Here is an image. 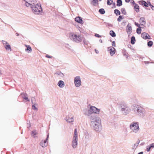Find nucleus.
<instances>
[{
    "instance_id": "obj_17",
    "label": "nucleus",
    "mask_w": 154,
    "mask_h": 154,
    "mask_svg": "<svg viewBox=\"0 0 154 154\" xmlns=\"http://www.w3.org/2000/svg\"><path fill=\"white\" fill-rule=\"evenodd\" d=\"M140 4H141V5H143L144 6L147 7L149 6L148 4L145 1L143 0H141L139 1Z\"/></svg>"
},
{
    "instance_id": "obj_58",
    "label": "nucleus",
    "mask_w": 154,
    "mask_h": 154,
    "mask_svg": "<svg viewBox=\"0 0 154 154\" xmlns=\"http://www.w3.org/2000/svg\"><path fill=\"white\" fill-rule=\"evenodd\" d=\"M125 2L127 3H128L130 2V0H125Z\"/></svg>"
},
{
    "instance_id": "obj_30",
    "label": "nucleus",
    "mask_w": 154,
    "mask_h": 154,
    "mask_svg": "<svg viewBox=\"0 0 154 154\" xmlns=\"http://www.w3.org/2000/svg\"><path fill=\"white\" fill-rule=\"evenodd\" d=\"M114 13L116 14V16L119 15L121 14V12L120 11L117 9H116L114 10Z\"/></svg>"
},
{
    "instance_id": "obj_28",
    "label": "nucleus",
    "mask_w": 154,
    "mask_h": 154,
    "mask_svg": "<svg viewBox=\"0 0 154 154\" xmlns=\"http://www.w3.org/2000/svg\"><path fill=\"white\" fill-rule=\"evenodd\" d=\"M109 35L113 37H115L116 36V33L113 31L112 30L110 31Z\"/></svg>"
},
{
    "instance_id": "obj_9",
    "label": "nucleus",
    "mask_w": 154,
    "mask_h": 154,
    "mask_svg": "<svg viewBox=\"0 0 154 154\" xmlns=\"http://www.w3.org/2000/svg\"><path fill=\"white\" fill-rule=\"evenodd\" d=\"M74 83L76 87H79L81 85L80 77L79 76H77L74 78Z\"/></svg>"
},
{
    "instance_id": "obj_3",
    "label": "nucleus",
    "mask_w": 154,
    "mask_h": 154,
    "mask_svg": "<svg viewBox=\"0 0 154 154\" xmlns=\"http://www.w3.org/2000/svg\"><path fill=\"white\" fill-rule=\"evenodd\" d=\"M97 122H95L94 123L91 124V125L93 126L94 130L96 131L100 132L102 129L101 125V120L98 119Z\"/></svg>"
},
{
    "instance_id": "obj_52",
    "label": "nucleus",
    "mask_w": 154,
    "mask_h": 154,
    "mask_svg": "<svg viewBox=\"0 0 154 154\" xmlns=\"http://www.w3.org/2000/svg\"><path fill=\"white\" fill-rule=\"evenodd\" d=\"M150 7H151V9H152V10H154V6H153V5H150Z\"/></svg>"
},
{
    "instance_id": "obj_25",
    "label": "nucleus",
    "mask_w": 154,
    "mask_h": 154,
    "mask_svg": "<svg viewBox=\"0 0 154 154\" xmlns=\"http://www.w3.org/2000/svg\"><path fill=\"white\" fill-rule=\"evenodd\" d=\"M116 2V5L117 6L120 7L122 5V0H117Z\"/></svg>"
},
{
    "instance_id": "obj_21",
    "label": "nucleus",
    "mask_w": 154,
    "mask_h": 154,
    "mask_svg": "<svg viewBox=\"0 0 154 154\" xmlns=\"http://www.w3.org/2000/svg\"><path fill=\"white\" fill-rule=\"evenodd\" d=\"M134 11H136L137 13H138L140 11L139 6L137 4H135V5L134 6Z\"/></svg>"
},
{
    "instance_id": "obj_34",
    "label": "nucleus",
    "mask_w": 154,
    "mask_h": 154,
    "mask_svg": "<svg viewBox=\"0 0 154 154\" xmlns=\"http://www.w3.org/2000/svg\"><path fill=\"white\" fill-rule=\"evenodd\" d=\"M121 11L122 14L125 15H127V13L126 12L125 8H122L121 9Z\"/></svg>"
},
{
    "instance_id": "obj_38",
    "label": "nucleus",
    "mask_w": 154,
    "mask_h": 154,
    "mask_svg": "<svg viewBox=\"0 0 154 154\" xmlns=\"http://www.w3.org/2000/svg\"><path fill=\"white\" fill-rule=\"evenodd\" d=\"M123 18L124 17L120 15L117 18V20L118 22H120Z\"/></svg>"
},
{
    "instance_id": "obj_54",
    "label": "nucleus",
    "mask_w": 154,
    "mask_h": 154,
    "mask_svg": "<svg viewBox=\"0 0 154 154\" xmlns=\"http://www.w3.org/2000/svg\"><path fill=\"white\" fill-rule=\"evenodd\" d=\"M112 4L113 6H114V7L115 8L116 7V6H115V5H116L115 3V2H113L112 3Z\"/></svg>"
},
{
    "instance_id": "obj_16",
    "label": "nucleus",
    "mask_w": 154,
    "mask_h": 154,
    "mask_svg": "<svg viewBox=\"0 0 154 154\" xmlns=\"http://www.w3.org/2000/svg\"><path fill=\"white\" fill-rule=\"evenodd\" d=\"M154 148V143H152L149 145L147 146L146 147V150L147 152H149L151 149H153Z\"/></svg>"
},
{
    "instance_id": "obj_56",
    "label": "nucleus",
    "mask_w": 154,
    "mask_h": 154,
    "mask_svg": "<svg viewBox=\"0 0 154 154\" xmlns=\"http://www.w3.org/2000/svg\"><path fill=\"white\" fill-rule=\"evenodd\" d=\"M148 3V4L150 6L151 5H152V4H151L150 2L149 1V2H147Z\"/></svg>"
},
{
    "instance_id": "obj_27",
    "label": "nucleus",
    "mask_w": 154,
    "mask_h": 154,
    "mask_svg": "<svg viewBox=\"0 0 154 154\" xmlns=\"http://www.w3.org/2000/svg\"><path fill=\"white\" fill-rule=\"evenodd\" d=\"M23 0L26 2L25 4V5L27 7H29L31 5V4H32L28 2H29V0Z\"/></svg>"
},
{
    "instance_id": "obj_50",
    "label": "nucleus",
    "mask_w": 154,
    "mask_h": 154,
    "mask_svg": "<svg viewBox=\"0 0 154 154\" xmlns=\"http://www.w3.org/2000/svg\"><path fill=\"white\" fill-rule=\"evenodd\" d=\"M128 48H130L131 49H133L132 48V47L130 44L128 45Z\"/></svg>"
},
{
    "instance_id": "obj_1",
    "label": "nucleus",
    "mask_w": 154,
    "mask_h": 154,
    "mask_svg": "<svg viewBox=\"0 0 154 154\" xmlns=\"http://www.w3.org/2000/svg\"><path fill=\"white\" fill-rule=\"evenodd\" d=\"M119 108L120 109L123 115H126L129 114L130 111V109L124 102H119Z\"/></svg>"
},
{
    "instance_id": "obj_10",
    "label": "nucleus",
    "mask_w": 154,
    "mask_h": 154,
    "mask_svg": "<svg viewBox=\"0 0 154 154\" xmlns=\"http://www.w3.org/2000/svg\"><path fill=\"white\" fill-rule=\"evenodd\" d=\"M108 50L110 51V54L111 56H113L116 53V49L112 46H110L107 48Z\"/></svg>"
},
{
    "instance_id": "obj_36",
    "label": "nucleus",
    "mask_w": 154,
    "mask_h": 154,
    "mask_svg": "<svg viewBox=\"0 0 154 154\" xmlns=\"http://www.w3.org/2000/svg\"><path fill=\"white\" fill-rule=\"evenodd\" d=\"M153 42L151 41H149L147 42V45L149 47H151L153 45Z\"/></svg>"
},
{
    "instance_id": "obj_15",
    "label": "nucleus",
    "mask_w": 154,
    "mask_h": 154,
    "mask_svg": "<svg viewBox=\"0 0 154 154\" xmlns=\"http://www.w3.org/2000/svg\"><path fill=\"white\" fill-rule=\"evenodd\" d=\"M139 22L140 25L142 26H144L146 23V20L145 18L144 17H141L139 20Z\"/></svg>"
},
{
    "instance_id": "obj_22",
    "label": "nucleus",
    "mask_w": 154,
    "mask_h": 154,
    "mask_svg": "<svg viewBox=\"0 0 154 154\" xmlns=\"http://www.w3.org/2000/svg\"><path fill=\"white\" fill-rule=\"evenodd\" d=\"M4 47L6 50L9 51L10 50V51H11V46L8 43V44H6L4 45Z\"/></svg>"
},
{
    "instance_id": "obj_45",
    "label": "nucleus",
    "mask_w": 154,
    "mask_h": 154,
    "mask_svg": "<svg viewBox=\"0 0 154 154\" xmlns=\"http://www.w3.org/2000/svg\"><path fill=\"white\" fill-rule=\"evenodd\" d=\"M106 26L108 27H112L113 26L112 24H110L109 23H107L106 25Z\"/></svg>"
},
{
    "instance_id": "obj_61",
    "label": "nucleus",
    "mask_w": 154,
    "mask_h": 154,
    "mask_svg": "<svg viewBox=\"0 0 154 154\" xmlns=\"http://www.w3.org/2000/svg\"><path fill=\"white\" fill-rule=\"evenodd\" d=\"M16 35L17 36H18L19 35V34L17 33H16Z\"/></svg>"
},
{
    "instance_id": "obj_55",
    "label": "nucleus",
    "mask_w": 154,
    "mask_h": 154,
    "mask_svg": "<svg viewBox=\"0 0 154 154\" xmlns=\"http://www.w3.org/2000/svg\"><path fill=\"white\" fill-rule=\"evenodd\" d=\"M132 5H135V4H137L135 3V2L134 0H133V2H132Z\"/></svg>"
},
{
    "instance_id": "obj_4",
    "label": "nucleus",
    "mask_w": 154,
    "mask_h": 154,
    "mask_svg": "<svg viewBox=\"0 0 154 154\" xmlns=\"http://www.w3.org/2000/svg\"><path fill=\"white\" fill-rule=\"evenodd\" d=\"M84 114L87 115L88 118L91 121V124L94 123L95 122H97L98 119L101 120L99 117L97 116V114H91L85 113Z\"/></svg>"
},
{
    "instance_id": "obj_8",
    "label": "nucleus",
    "mask_w": 154,
    "mask_h": 154,
    "mask_svg": "<svg viewBox=\"0 0 154 154\" xmlns=\"http://www.w3.org/2000/svg\"><path fill=\"white\" fill-rule=\"evenodd\" d=\"M69 38L70 39L75 41L76 42H81L82 41V38L80 36H77V35L74 34H70L69 35Z\"/></svg>"
},
{
    "instance_id": "obj_35",
    "label": "nucleus",
    "mask_w": 154,
    "mask_h": 154,
    "mask_svg": "<svg viewBox=\"0 0 154 154\" xmlns=\"http://www.w3.org/2000/svg\"><path fill=\"white\" fill-rule=\"evenodd\" d=\"M142 27L137 28L136 29V32L138 34H141V32L142 29L141 28Z\"/></svg>"
},
{
    "instance_id": "obj_12",
    "label": "nucleus",
    "mask_w": 154,
    "mask_h": 154,
    "mask_svg": "<svg viewBox=\"0 0 154 154\" xmlns=\"http://www.w3.org/2000/svg\"><path fill=\"white\" fill-rule=\"evenodd\" d=\"M141 36L144 39H151L149 35L147 33L145 32L142 33L141 34Z\"/></svg>"
},
{
    "instance_id": "obj_42",
    "label": "nucleus",
    "mask_w": 154,
    "mask_h": 154,
    "mask_svg": "<svg viewBox=\"0 0 154 154\" xmlns=\"http://www.w3.org/2000/svg\"><path fill=\"white\" fill-rule=\"evenodd\" d=\"M32 108L34 110H38L37 108L36 107V106H35V104H33L32 105Z\"/></svg>"
},
{
    "instance_id": "obj_59",
    "label": "nucleus",
    "mask_w": 154,
    "mask_h": 154,
    "mask_svg": "<svg viewBox=\"0 0 154 154\" xmlns=\"http://www.w3.org/2000/svg\"><path fill=\"white\" fill-rule=\"evenodd\" d=\"M143 152H139L137 154H143Z\"/></svg>"
},
{
    "instance_id": "obj_13",
    "label": "nucleus",
    "mask_w": 154,
    "mask_h": 154,
    "mask_svg": "<svg viewBox=\"0 0 154 154\" xmlns=\"http://www.w3.org/2000/svg\"><path fill=\"white\" fill-rule=\"evenodd\" d=\"M75 21L78 23L81 24H83L84 23V21L82 19V18L79 16L75 18Z\"/></svg>"
},
{
    "instance_id": "obj_57",
    "label": "nucleus",
    "mask_w": 154,
    "mask_h": 154,
    "mask_svg": "<svg viewBox=\"0 0 154 154\" xmlns=\"http://www.w3.org/2000/svg\"><path fill=\"white\" fill-rule=\"evenodd\" d=\"M95 51L96 52V53H97V54H98V53H99V51H97V50H96V49H95Z\"/></svg>"
},
{
    "instance_id": "obj_40",
    "label": "nucleus",
    "mask_w": 154,
    "mask_h": 154,
    "mask_svg": "<svg viewBox=\"0 0 154 154\" xmlns=\"http://www.w3.org/2000/svg\"><path fill=\"white\" fill-rule=\"evenodd\" d=\"M55 74H57L58 75H60L61 77H62L63 76V74L61 72H58L55 73Z\"/></svg>"
},
{
    "instance_id": "obj_6",
    "label": "nucleus",
    "mask_w": 154,
    "mask_h": 154,
    "mask_svg": "<svg viewBox=\"0 0 154 154\" xmlns=\"http://www.w3.org/2000/svg\"><path fill=\"white\" fill-rule=\"evenodd\" d=\"M130 129L134 132L137 133L139 130V123L138 122H133L130 126Z\"/></svg>"
},
{
    "instance_id": "obj_24",
    "label": "nucleus",
    "mask_w": 154,
    "mask_h": 154,
    "mask_svg": "<svg viewBox=\"0 0 154 154\" xmlns=\"http://www.w3.org/2000/svg\"><path fill=\"white\" fill-rule=\"evenodd\" d=\"M136 42V39L135 37L134 36H133L131 37V44L134 45L135 44Z\"/></svg>"
},
{
    "instance_id": "obj_11",
    "label": "nucleus",
    "mask_w": 154,
    "mask_h": 154,
    "mask_svg": "<svg viewBox=\"0 0 154 154\" xmlns=\"http://www.w3.org/2000/svg\"><path fill=\"white\" fill-rule=\"evenodd\" d=\"M78 144V138L75 137L73 138V140L72 141V145L73 148H75Z\"/></svg>"
},
{
    "instance_id": "obj_5",
    "label": "nucleus",
    "mask_w": 154,
    "mask_h": 154,
    "mask_svg": "<svg viewBox=\"0 0 154 154\" xmlns=\"http://www.w3.org/2000/svg\"><path fill=\"white\" fill-rule=\"evenodd\" d=\"M134 111L140 117H143L145 116V111L142 107L137 106L135 108Z\"/></svg>"
},
{
    "instance_id": "obj_29",
    "label": "nucleus",
    "mask_w": 154,
    "mask_h": 154,
    "mask_svg": "<svg viewBox=\"0 0 154 154\" xmlns=\"http://www.w3.org/2000/svg\"><path fill=\"white\" fill-rule=\"evenodd\" d=\"M98 3V0H92L91 2V3L94 6H96V4H97Z\"/></svg>"
},
{
    "instance_id": "obj_23",
    "label": "nucleus",
    "mask_w": 154,
    "mask_h": 154,
    "mask_svg": "<svg viewBox=\"0 0 154 154\" xmlns=\"http://www.w3.org/2000/svg\"><path fill=\"white\" fill-rule=\"evenodd\" d=\"M140 141L139 140H138L137 142L136 143L134 144V145L133 146V147L132 148L133 149H135L137 147L138 144H139Z\"/></svg>"
},
{
    "instance_id": "obj_41",
    "label": "nucleus",
    "mask_w": 154,
    "mask_h": 154,
    "mask_svg": "<svg viewBox=\"0 0 154 154\" xmlns=\"http://www.w3.org/2000/svg\"><path fill=\"white\" fill-rule=\"evenodd\" d=\"M31 134L33 136H34L36 135V132L35 130H33L31 132Z\"/></svg>"
},
{
    "instance_id": "obj_26",
    "label": "nucleus",
    "mask_w": 154,
    "mask_h": 154,
    "mask_svg": "<svg viewBox=\"0 0 154 154\" xmlns=\"http://www.w3.org/2000/svg\"><path fill=\"white\" fill-rule=\"evenodd\" d=\"M49 137V134H48L47 135V137L46 138V139L44 140H42L41 142H43V143H44L45 144H47L46 143V142L48 140Z\"/></svg>"
},
{
    "instance_id": "obj_37",
    "label": "nucleus",
    "mask_w": 154,
    "mask_h": 154,
    "mask_svg": "<svg viewBox=\"0 0 154 154\" xmlns=\"http://www.w3.org/2000/svg\"><path fill=\"white\" fill-rule=\"evenodd\" d=\"M113 2L112 0H107V4L108 5H110L112 4Z\"/></svg>"
},
{
    "instance_id": "obj_62",
    "label": "nucleus",
    "mask_w": 154,
    "mask_h": 154,
    "mask_svg": "<svg viewBox=\"0 0 154 154\" xmlns=\"http://www.w3.org/2000/svg\"><path fill=\"white\" fill-rule=\"evenodd\" d=\"M31 102H32V104H35V103H33V100L32 99L31 100Z\"/></svg>"
},
{
    "instance_id": "obj_60",
    "label": "nucleus",
    "mask_w": 154,
    "mask_h": 154,
    "mask_svg": "<svg viewBox=\"0 0 154 154\" xmlns=\"http://www.w3.org/2000/svg\"><path fill=\"white\" fill-rule=\"evenodd\" d=\"M99 42H100L101 43H102L103 42L102 40L101 39L99 40Z\"/></svg>"
},
{
    "instance_id": "obj_33",
    "label": "nucleus",
    "mask_w": 154,
    "mask_h": 154,
    "mask_svg": "<svg viewBox=\"0 0 154 154\" xmlns=\"http://www.w3.org/2000/svg\"><path fill=\"white\" fill-rule=\"evenodd\" d=\"M122 53L124 56H125L127 58H128V53L127 52L126 50H123L122 51Z\"/></svg>"
},
{
    "instance_id": "obj_64",
    "label": "nucleus",
    "mask_w": 154,
    "mask_h": 154,
    "mask_svg": "<svg viewBox=\"0 0 154 154\" xmlns=\"http://www.w3.org/2000/svg\"><path fill=\"white\" fill-rule=\"evenodd\" d=\"M31 127V125H30V124H29V127Z\"/></svg>"
},
{
    "instance_id": "obj_47",
    "label": "nucleus",
    "mask_w": 154,
    "mask_h": 154,
    "mask_svg": "<svg viewBox=\"0 0 154 154\" xmlns=\"http://www.w3.org/2000/svg\"><path fill=\"white\" fill-rule=\"evenodd\" d=\"M112 46H113V47H116V45L115 44V42L114 41H113L112 42Z\"/></svg>"
},
{
    "instance_id": "obj_53",
    "label": "nucleus",
    "mask_w": 154,
    "mask_h": 154,
    "mask_svg": "<svg viewBox=\"0 0 154 154\" xmlns=\"http://www.w3.org/2000/svg\"><path fill=\"white\" fill-rule=\"evenodd\" d=\"M144 63L145 64H149V63H152V62H149V61H144Z\"/></svg>"
},
{
    "instance_id": "obj_44",
    "label": "nucleus",
    "mask_w": 154,
    "mask_h": 154,
    "mask_svg": "<svg viewBox=\"0 0 154 154\" xmlns=\"http://www.w3.org/2000/svg\"><path fill=\"white\" fill-rule=\"evenodd\" d=\"M134 24L136 26H137V27H138V28H140L141 27L140 26V25L138 23H136V22H134Z\"/></svg>"
},
{
    "instance_id": "obj_46",
    "label": "nucleus",
    "mask_w": 154,
    "mask_h": 154,
    "mask_svg": "<svg viewBox=\"0 0 154 154\" xmlns=\"http://www.w3.org/2000/svg\"><path fill=\"white\" fill-rule=\"evenodd\" d=\"M2 42L3 45H4V46L6 44H8V43L7 42L4 40H2Z\"/></svg>"
},
{
    "instance_id": "obj_32",
    "label": "nucleus",
    "mask_w": 154,
    "mask_h": 154,
    "mask_svg": "<svg viewBox=\"0 0 154 154\" xmlns=\"http://www.w3.org/2000/svg\"><path fill=\"white\" fill-rule=\"evenodd\" d=\"M78 134H77V131L76 129H75L74 130V136L73 137V138H75V137L76 138H78Z\"/></svg>"
},
{
    "instance_id": "obj_39",
    "label": "nucleus",
    "mask_w": 154,
    "mask_h": 154,
    "mask_svg": "<svg viewBox=\"0 0 154 154\" xmlns=\"http://www.w3.org/2000/svg\"><path fill=\"white\" fill-rule=\"evenodd\" d=\"M40 145L42 147H45L47 146V144H45L43 143V142H41L40 143Z\"/></svg>"
},
{
    "instance_id": "obj_31",
    "label": "nucleus",
    "mask_w": 154,
    "mask_h": 154,
    "mask_svg": "<svg viewBox=\"0 0 154 154\" xmlns=\"http://www.w3.org/2000/svg\"><path fill=\"white\" fill-rule=\"evenodd\" d=\"M98 12L101 14H103L105 13L104 9L103 8H100L99 9Z\"/></svg>"
},
{
    "instance_id": "obj_18",
    "label": "nucleus",
    "mask_w": 154,
    "mask_h": 154,
    "mask_svg": "<svg viewBox=\"0 0 154 154\" xmlns=\"http://www.w3.org/2000/svg\"><path fill=\"white\" fill-rule=\"evenodd\" d=\"M66 122L69 123L72 122L74 121L73 117H72L71 118H70L69 116H67L66 117Z\"/></svg>"
},
{
    "instance_id": "obj_14",
    "label": "nucleus",
    "mask_w": 154,
    "mask_h": 154,
    "mask_svg": "<svg viewBox=\"0 0 154 154\" xmlns=\"http://www.w3.org/2000/svg\"><path fill=\"white\" fill-rule=\"evenodd\" d=\"M126 29L127 30V32L128 34H130L132 32V28L131 26V24L129 23Z\"/></svg>"
},
{
    "instance_id": "obj_63",
    "label": "nucleus",
    "mask_w": 154,
    "mask_h": 154,
    "mask_svg": "<svg viewBox=\"0 0 154 154\" xmlns=\"http://www.w3.org/2000/svg\"><path fill=\"white\" fill-rule=\"evenodd\" d=\"M2 75V73L1 72V71L0 70V75Z\"/></svg>"
},
{
    "instance_id": "obj_20",
    "label": "nucleus",
    "mask_w": 154,
    "mask_h": 154,
    "mask_svg": "<svg viewBox=\"0 0 154 154\" xmlns=\"http://www.w3.org/2000/svg\"><path fill=\"white\" fill-rule=\"evenodd\" d=\"M25 46L27 48L25 49V51H27L28 53L31 52L32 51L31 47L29 45H25Z\"/></svg>"
},
{
    "instance_id": "obj_51",
    "label": "nucleus",
    "mask_w": 154,
    "mask_h": 154,
    "mask_svg": "<svg viewBox=\"0 0 154 154\" xmlns=\"http://www.w3.org/2000/svg\"><path fill=\"white\" fill-rule=\"evenodd\" d=\"M21 95L23 97H26V95H27L26 94L23 93L21 94Z\"/></svg>"
},
{
    "instance_id": "obj_43",
    "label": "nucleus",
    "mask_w": 154,
    "mask_h": 154,
    "mask_svg": "<svg viewBox=\"0 0 154 154\" xmlns=\"http://www.w3.org/2000/svg\"><path fill=\"white\" fill-rule=\"evenodd\" d=\"M22 98L24 100H26L27 101H29V100L28 98L27 97L22 96Z\"/></svg>"
},
{
    "instance_id": "obj_2",
    "label": "nucleus",
    "mask_w": 154,
    "mask_h": 154,
    "mask_svg": "<svg viewBox=\"0 0 154 154\" xmlns=\"http://www.w3.org/2000/svg\"><path fill=\"white\" fill-rule=\"evenodd\" d=\"M31 8L32 12L35 14H39L41 11H42V9L40 4H36L35 5L33 3L29 7Z\"/></svg>"
},
{
    "instance_id": "obj_7",
    "label": "nucleus",
    "mask_w": 154,
    "mask_h": 154,
    "mask_svg": "<svg viewBox=\"0 0 154 154\" xmlns=\"http://www.w3.org/2000/svg\"><path fill=\"white\" fill-rule=\"evenodd\" d=\"M100 110L99 109H98L95 106H91L89 109L87 110V112L88 114H99L100 112Z\"/></svg>"
},
{
    "instance_id": "obj_49",
    "label": "nucleus",
    "mask_w": 154,
    "mask_h": 154,
    "mask_svg": "<svg viewBox=\"0 0 154 154\" xmlns=\"http://www.w3.org/2000/svg\"><path fill=\"white\" fill-rule=\"evenodd\" d=\"M45 57L48 58H51L52 57V56H50L49 55H47L45 56Z\"/></svg>"
},
{
    "instance_id": "obj_19",
    "label": "nucleus",
    "mask_w": 154,
    "mask_h": 154,
    "mask_svg": "<svg viewBox=\"0 0 154 154\" xmlns=\"http://www.w3.org/2000/svg\"><path fill=\"white\" fill-rule=\"evenodd\" d=\"M57 85L60 88H63L65 85L63 81L60 80L57 83Z\"/></svg>"
},
{
    "instance_id": "obj_48",
    "label": "nucleus",
    "mask_w": 154,
    "mask_h": 154,
    "mask_svg": "<svg viewBox=\"0 0 154 154\" xmlns=\"http://www.w3.org/2000/svg\"><path fill=\"white\" fill-rule=\"evenodd\" d=\"M94 36L95 37L98 38H100L101 36V35H99L98 34H95L94 35Z\"/></svg>"
}]
</instances>
